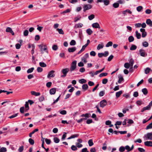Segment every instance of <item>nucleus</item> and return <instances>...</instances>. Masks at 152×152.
Instances as JSON below:
<instances>
[{"label":"nucleus","instance_id":"0e129e2a","mask_svg":"<svg viewBox=\"0 0 152 152\" xmlns=\"http://www.w3.org/2000/svg\"><path fill=\"white\" fill-rule=\"evenodd\" d=\"M45 141L46 143L48 145L50 144V143L51 141L49 139L46 138L45 139Z\"/></svg>","mask_w":152,"mask_h":152},{"label":"nucleus","instance_id":"b1692460","mask_svg":"<svg viewBox=\"0 0 152 152\" xmlns=\"http://www.w3.org/2000/svg\"><path fill=\"white\" fill-rule=\"evenodd\" d=\"M136 36L138 39H140L141 37V34L137 31H136Z\"/></svg>","mask_w":152,"mask_h":152},{"label":"nucleus","instance_id":"f8f14e48","mask_svg":"<svg viewBox=\"0 0 152 152\" xmlns=\"http://www.w3.org/2000/svg\"><path fill=\"white\" fill-rule=\"evenodd\" d=\"M6 31L7 32L11 33L12 35H14V33L12 30V29L10 27H7L6 29Z\"/></svg>","mask_w":152,"mask_h":152},{"label":"nucleus","instance_id":"5fc2aeb1","mask_svg":"<svg viewBox=\"0 0 152 152\" xmlns=\"http://www.w3.org/2000/svg\"><path fill=\"white\" fill-rule=\"evenodd\" d=\"M151 70L150 68L148 67L145 70V73L146 74H148Z\"/></svg>","mask_w":152,"mask_h":152},{"label":"nucleus","instance_id":"cd10ccee","mask_svg":"<svg viewBox=\"0 0 152 152\" xmlns=\"http://www.w3.org/2000/svg\"><path fill=\"white\" fill-rule=\"evenodd\" d=\"M25 107L26 108V111L28 110L29 109L28 106V102H26L25 104Z\"/></svg>","mask_w":152,"mask_h":152},{"label":"nucleus","instance_id":"a878e982","mask_svg":"<svg viewBox=\"0 0 152 152\" xmlns=\"http://www.w3.org/2000/svg\"><path fill=\"white\" fill-rule=\"evenodd\" d=\"M81 18V17L80 16L75 17L74 18V22H76L78 20H80Z\"/></svg>","mask_w":152,"mask_h":152},{"label":"nucleus","instance_id":"3c124183","mask_svg":"<svg viewBox=\"0 0 152 152\" xmlns=\"http://www.w3.org/2000/svg\"><path fill=\"white\" fill-rule=\"evenodd\" d=\"M119 6V4L118 3H115L113 4V6L115 8H117Z\"/></svg>","mask_w":152,"mask_h":152},{"label":"nucleus","instance_id":"1a4fd4ad","mask_svg":"<svg viewBox=\"0 0 152 152\" xmlns=\"http://www.w3.org/2000/svg\"><path fill=\"white\" fill-rule=\"evenodd\" d=\"M107 104L106 100L104 99L100 102V106L101 107H103Z\"/></svg>","mask_w":152,"mask_h":152},{"label":"nucleus","instance_id":"412c9836","mask_svg":"<svg viewBox=\"0 0 152 152\" xmlns=\"http://www.w3.org/2000/svg\"><path fill=\"white\" fill-rule=\"evenodd\" d=\"M102 2H103L105 5L107 6L109 4L110 1L109 0H103Z\"/></svg>","mask_w":152,"mask_h":152},{"label":"nucleus","instance_id":"9d476101","mask_svg":"<svg viewBox=\"0 0 152 152\" xmlns=\"http://www.w3.org/2000/svg\"><path fill=\"white\" fill-rule=\"evenodd\" d=\"M140 31L142 32V37H145L147 35V33L145 31V29L143 28H141L140 29Z\"/></svg>","mask_w":152,"mask_h":152},{"label":"nucleus","instance_id":"4be33fe9","mask_svg":"<svg viewBox=\"0 0 152 152\" xmlns=\"http://www.w3.org/2000/svg\"><path fill=\"white\" fill-rule=\"evenodd\" d=\"M142 92L145 95H147L148 93L147 90L145 88H144L142 89Z\"/></svg>","mask_w":152,"mask_h":152},{"label":"nucleus","instance_id":"72a5a7b5","mask_svg":"<svg viewBox=\"0 0 152 152\" xmlns=\"http://www.w3.org/2000/svg\"><path fill=\"white\" fill-rule=\"evenodd\" d=\"M71 149L73 151H75L77 150V148L76 145H72L71 147Z\"/></svg>","mask_w":152,"mask_h":152},{"label":"nucleus","instance_id":"393cba45","mask_svg":"<svg viewBox=\"0 0 152 152\" xmlns=\"http://www.w3.org/2000/svg\"><path fill=\"white\" fill-rule=\"evenodd\" d=\"M88 143L89 146L90 147L94 145V143L93 142V140L92 139L89 140L88 141Z\"/></svg>","mask_w":152,"mask_h":152},{"label":"nucleus","instance_id":"c9c22d12","mask_svg":"<svg viewBox=\"0 0 152 152\" xmlns=\"http://www.w3.org/2000/svg\"><path fill=\"white\" fill-rule=\"evenodd\" d=\"M95 18V15L94 14H91L88 17V18L90 20H91L94 18Z\"/></svg>","mask_w":152,"mask_h":152},{"label":"nucleus","instance_id":"0eeeda50","mask_svg":"<svg viewBox=\"0 0 152 152\" xmlns=\"http://www.w3.org/2000/svg\"><path fill=\"white\" fill-rule=\"evenodd\" d=\"M55 71L54 70H51L50 71L47 76V77L48 78H50L51 77H54L55 75L54 74L55 72Z\"/></svg>","mask_w":152,"mask_h":152},{"label":"nucleus","instance_id":"473e14b6","mask_svg":"<svg viewBox=\"0 0 152 152\" xmlns=\"http://www.w3.org/2000/svg\"><path fill=\"white\" fill-rule=\"evenodd\" d=\"M130 66V64L129 63H125L124 64V66L126 69H128L129 67Z\"/></svg>","mask_w":152,"mask_h":152},{"label":"nucleus","instance_id":"c03bdc74","mask_svg":"<svg viewBox=\"0 0 152 152\" xmlns=\"http://www.w3.org/2000/svg\"><path fill=\"white\" fill-rule=\"evenodd\" d=\"M34 68L33 67H32L31 68L28 69L27 71V72L28 73H31L33 72Z\"/></svg>","mask_w":152,"mask_h":152},{"label":"nucleus","instance_id":"338daca9","mask_svg":"<svg viewBox=\"0 0 152 152\" xmlns=\"http://www.w3.org/2000/svg\"><path fill=\"white\" fill-rule=\"evenodd\" d=\"M60 113L62 115H65L66 113V111L65 110H63L60 112Z\"/></svg>","mask_w":152,"mask_h":152},{"label":"nucleus","instance_id":"58836bf2","mask_svg":"<svg viewBox=\"0 0 152 152\" xmlns=\"http://www.w3.org/2000/svg\"><path fill=\"white\" fill-rule=\"evenodd\" d=\"M76 44L75 41L74 40H72L70 43V45L72 46L75 45Z\"/></svg>","mask_w":152,"mask_h":152},{"label":"nucleus","instance_id":"2eb2a0df","mask_svg":"<svg viewBox=\"0 0 152 152\" xmlns=\"http://www.w3.org/2000/svg\"><path fill=\"white\" fill-rule=\"evenodd\" d=\"M56 90L55 88H53L50 90V93L51 95L54 94L56 92Z\"/></svg>","mask_w":152,"mask_h":152},{"label":"nucleus","instance_id":"a19ab883","mask_svg":"<svg viewBox=\"0 0 152 152\" xmlns=\"http://www.w3.org/2000/svg\"><path fill=\"white\" fill-rule=\"evenodd\" d=\"M76 145L77 148L78 147V148H81L83 146V145L82 144L77 142L76 143Z\"/></svg>","mask_w":152,"mask_h":152},{"label":"nucleus","instance_id":"680f3d73","mask_svg":"<svg viewBox=\"0 0 152 152\" xmlns=\"http://www.w3.org/2000/svg\"><path fill=\"white\" fill-rule=\"evenodd\" d=\"M21 45V44H20L19 43H17L16 44L15 47L17 49H19L20 48V47Z\"/></svg>","mask_w":152,"mask_h":152},{"label":"nucleus","instance_id":"e2e57ef3","mask_svg":"<svg viewBox=\"0 0 152 152\" xmlns=\"http://www.w3.org/2000/svg\"><path fill=\"white\" fill-rule=\"evenodd\" d=\"M108 82V80L106 78L103 79L102 80V83L103 84H106Z\"/></svg>","mask_w":152,"mask_h":152},{"label":"nucleus","instance_id":"e433bc0d","mask_svg":"<svg viewBox=\"0 0 152 152\" xmlns=\"http://www.w3.org/2000/svg\"><path fill=\"white\" fill-rule=\"evenodd\" d=\"M113 44V42H112L110 41L108 42L106 45V47H108L110 46H111Z\"/></svg>","mask_w":152,"mask_h":152},{"label":"nucleus","instance_id":"5701e85b","mask_svg":"<svg viewBox=\"0 0 152 152\" xmlns=\"http://www.w3.org/2000/svg\"><path fill=\"white\" fill-rule=\"evenodd\" d=\"M122 91H120L118 92H117L116 93V96L117 98L119 97L121 94H122Z\"/></svg>","mask_w":152,"mask_h":152},{"label":"nucleus","instance_id":"de8ad7c7","mask_svg":"<svg viewBox=\"0 0 152 152\" xmlns=\"http://www.w3.org/2000/svg\"><path fill=\"white\" fill-rule=\"evenodd\" d=\"M28 141L29 143L31 145H33L34 144V141L31 138L29 139Z\"/></svg>","mask_w":152,"mask_h":152},{"label":"nucleus","instance_id":"774afa93","mask_svg":"<svg viewBox=\"0 0 152 152\" xmlns=\"http://www.w3.org/2000/svg\"><path fill=\"white\" fill-rule=\"evenodd\" d=\"M51 84L52 83L51 82H48L46 83V86L47 87L50 88Z\"/></svg>","mask_w":152,"mask_h":152},{"label":"nucleus","instance_id":"a18cd8bd","mask_svg":"<svg viewBox=\"0 0 152 152\" xmlns=\"http://www.w3.org/2000/svg\"><path fill=\"white\" fill-rule=\"evenodd\" d=\"M39 64V65L42 67H45L46 66V64L44 62H40Z\"/></svg>","mask_w":152,"mask_h":152},{"label":"nucleus","instance_id":"f03ea898","mask_svg":"<svg viewBox=\"0 0 152 152\" xmlns=\"http://www.w3.org/2000/svg\"><path fill=\"white\" fill-rule=\"evenodd\" d=\"M143 137L146 140H152V132L147 133L144 135Z\"/></svg>","mask_w":152,"mask_h":152},{"label":"nucleus","instance_id":"6ab92c4d","mask_svg":"<svg viewBox=\"0 0 152 152\" xmlns=\"http://www.w3.org/2000/svg\"><path fill=\"white\" fill-rule=\"evenodd\" d=\"M130 64V69H132L133 67V64L134 63V60L132 58H131L129 61Z\"/></svg>","mask_w":152,"mask_h":152},{"label":"nucleus","instance_id":"6e6d98bb","mask_svg":"<svg viewBox=\"0 0 152 152\" xmlns=\"http://www.w3.org/2000/svg\"><path fill=\"white\" fill-rule=\"evenodd\" d=\"M28 34V31L27 30H25L23 32V35L25 36H27Z\"/></svg>","mask_w":152,"mask_h":152},{"label":"nucleus","instance_id":"6e6552de","mask_svg":"<svg viewBox=\"0 0 152 152\" xmlns=\"http://www.w3.org/2000/svg\"><path fill=\"white\" fill-rule=\"evenodd\" d=\"M140 55L142 57H145L147 55L145 50L143 49H140L139 50Z\"/></svg>","mask_w":152,"mask_h":152},{"label":"nucleus","instance_id":"423d86ee","mask_svg":"<svg viewBox=\"0 0 152 152\" xmlns=\"http://www.w3.org/2000/svg\"><path fill=\"white\" fill-rule=\"evenodd\" d=\"M69 71V69L68 68H66L64 69H63L62 70L61 72L63 73V75H62L61 77H64L66 75L67 73Z\"/></svg>","mask_w":152,"mask_h":152},{"label":"nucleus","instance_id":"dca6fc26","mask_svg":"<svg viewBox=\"0 0 152 152\" xmlns=\"http://www.w3.org/2000/svg\"><path fill=\"white\" fill-rule=\"evenodd\" d=\"M83 24L81 23H78L76 24L74 27L75 28H81L83 26Z\"/></svg>","mask_w":152,"mask_h":152},{"label":"nucleus","instance_id":"4468645a","mask_svg":"<svg viewBox=\"0 0 152 152\" xmlns=\"http://www.w3.org/2000/svg\"><path fill=\"white\" fill-rule=\"evenodd\" d=\"M146 24L150 27H152V21L150 19H148L146 21Z\"/></svg>","mask_w":152,"mask_h":152},{"label":"nucleus","instance_id":"79ce46f5","mask_svg":"<svg viewBox=\"0 0 152 152\" xmlns=\"http://www.w3.org/2000/svg\"><path fill=\"white\" fill-rule=\"evenodd\" d=\"M142 8L143 7L142 6H139L137 7V10L138 12H140L142 10Z\"/></svg>","mask_w":152,"mask_h":152},{"label":"nucleus","instance_id":"bb28decb","mask_svg":"<svg viewBox=\"0 0 152 152\" xmlns=\"http://www.w3.org/2000/svg\"><path fill=\"white\" fill-rule=\"evenodd\" d=\"M86 32L89 35H91L93 33V31L91 29L88 28L87 29Z\"/></svg>","mask_w":152,"mask_h":152},{"label":"nucleus","instance_id":"4c0bfd02","mask_svg":"<svg viewBox=\"0 0 152 152\" xmlns=\"http://www.w3.org/2000/svg\"><path fill=\"white\" fill-rule=\"evenodd\" d=\"M54 141L56 143H58L60 141V140L57 137H55L53 138Z\"/></svg>","mask_w":152,"mask_h":152},{"label":"nucleus","instance_id":"49530a36","mask_svg":"<svg viewBox=\"0 0 152 152\" xmlns=\"http://www.w3.org/2000/svg\"><path fill=\"white\" fill-rule=\"evenodd\" d=\"M86 119V118H81L79 120H76V121H77V122L80 123L82 122L83 121L85 120Z\"/></svg>","mask_w":152,"mask_h":152},{"label":"nucleus","instance_id":"8fccbe9b","mask_svg":"<svg viewBox=\"0 0 152 152\" xmlns=\"http://www.w3.org/2000/svg\"><path fill=\"white\" fill-rule=\"evenodd\" d=\"M71 11V10L69 9H67L66 10L63 12L61 13L63 14H64L65 13H66L68 12H70Z\"/></svg>","mask_w":152,"mask_h":152},{"label":"nucleus","instance_id":"f704fd0d","mask_svg":"<svg viewBox=\"0 0 152 152\" xmlns=\"http://www.w3.org/2000/svg\"><path fill=\"white\" fill-rule=\"evenodd\" d=\"M7 151V149L6 148L1 147L0 150V152H6Z\"/></svg>","mask_w":152,"mask_h":152},{"label":"nucleus","instance_id":"a211bd4d","mask_svg":"<svg viewBox=\"0 0 152 152\" xmlns=\"http://www.w3.org/2000/svg\"><path fill=\"white\" fill-rule=\"evenodd\" d=\"M76 49L75 47H73L72 48H69L68 49V51L70 53L74 52Z\"/></svg>","mask_w":152,"mask_h":152},{"label":"nucleus","instance_id":"ea45409f","mask_svg":"<svg viewBox=\"0 0 152 152\" xmlns=\"http://www.w3.org/2000/svg\"><path fill=\"white\" fill-rule=\"evenodd\" d=\"M88 87V86L87 84H83L82 86V88L84 90H87Z\"/></svg>","mask_w":152,"mask_h":152},{"label":"nucleus","instance_id":"7ed1b4c3","mask_svg":"<svg viewBox=\"0 0 152 152\" xmlns=\"http://www.w3.org/2000/svg\"><path fill=\"white\" fill-rule=\"evenodd\" d=\"M76 64L77 61H74L72 62L70 68L71 72H72L75 70L76 67Z\"/></svg>","mask_w":152,"mask_h":152},{"label":"nucleus","instance_id":"7c9ffc66","mask_svg":"<svg viewBox=\"0 0 152 152\" xmlns=\"http://www.w3.org/2000/svg\"><path fill=\"white\" fill-rule=\"evenodd\" d=\"M104 47L103 44L102 43L101 44H99L98 45L97 49V50H99L100 49Z\"/></svg>","mask_w":152,"mask_h":152},{"label":"nucleus","instance_id":"f3484780","mask_svg":"<svg viewBox=\"0 0 152 152\" xmlns=\"http://www.w3.org/2000/svg\"><path fill=\"white\" fill-rule=\"evenodd\" d=\"M31 93L33 95H34L35 96H39L40 95V94L39 92H36L34 91H32L31 92Z\"/></svg>","mask_w":152,"mask_h":152},{"label":"nucleus","instance_id":"aec40b11","mask_svg":"<svg viewBox=\"0 0 152 152\" xmlns=\"http://www.w3.org/2000/svg\"><path fill=\"white\" fill-rule=\"evenodd\" d=\"M118 78L119 79L118 81V83H120L123 81L124 79L123 76L121 75L118 76Z\"/></svg>","mask_w":152,"mask_h":152},{"label":"nucleus","instance_id":"052dcab7","mask_svg":"<svg viewBox=\"0 0 152 152\" xmlns=\"http://www.w3.org/2000/svg\"><path fill=\"white\" fill-rule=\"evenodd\" d=\"M18 115V113H15L11 116H9L8 118H14Z\"/></svg>","mask_w":152,"mask_h":152},{"label":"nucleus","instance_id":"20e7f679","mask_svg":"<svg viewBox=\"0 0 152 152\" xmlns=\"http://www.w3.org/2000/svg\"><path fill=\"white\" fill-rule=\"evenodd\" d=\"M152 106V101L149 103V105L146 107H144L142 108L141 110V112H143L145 110H149L150 109Z\"/></svg>","mask_w":152,"mask_h":152},{"label":"nucleus","instance_id":"f257e3e1","mask_svg":"<svg viewBox=\"0 0 152 152\" xmlns=\"http://www.w3.org/2000/svg\"><path fill=\"white\" fill-rule=\"evenodd\" d=\"M39 48L40 49V51L42 53H44V51H45L47 53H48V51L47 50L48 48L46 45L41 44L38 45Z\"/></svg>","mask_w":152,"mask_h":152},{"label":"nucleus","instance_id":"9b49d317","mask_svg":"<svg viewBox=\"0 0 152 152\" xmlns=\"http://www.w3.org/2000/svg\"><path fill=\"white\" fill-rule=\"evenodd\" d=\"M145 145L148 147H152V141H146L144 142Z\"/></svg>","mask_w":152,"mask_h":152},{"label":"nucleus","instance_id":"69168bd1","mask_svg":"<svg viewBox=\"0 0 152 152\" xmlns=\"http://www.w3.org/2000/svg\"><path fill=\"white\" fill-rule=\"evenodd\" d=\"M52 49L53 50H56L58 49V46L56 45H54L52 46Z\"/></svg>","mask_w":152,"mask_h":152},{"label":"nucleus","instance_id":"4d7b16f0","mask_svg":"<svg viewBox=\"0 0 152 152\" xmlns=\"http://www.w3.org/2000/svg\"><path fill=\"white\" fill-rule=\"evenodd\" d=\"M107 75V73L106 72L102 73L99 75V77H102L103 76H106Z\"/></svg>","mask_w":152,"mask_h":152},{"label":"nucleus","instance_id":"13d9d810","mask_svg":"<svg viewBox=\"0 0 152 152\" xmlns=\"http://www.w3.org/2000/svg\"><path fill=\"white\" fill-rule=\"evenodd\" d=\"M142 45L145 47H147L148 46V43L147 42H144L142 43Z\"/></svg>","mask_w":152,"mask_h":152},{"label":"nucleus","instance_id":"bf43d9fd","mask_svg":"<svg viewBox=\"0 0 152 152\" xmlns=\"http://www.w3.org/2000/svg\"><path fill=\"white\" fill-rule=\"evenodd\" d=\"M86 48L84 47L83 45V46L82 48L81 49L78 53V54H79L81 53Z\"/></svg>","mask_w":152,"mask_h":152},{"label":"nucleus","instance_id":"2f4dec72","mask_svg":"<svg viewBox=\"0 0 152 152\" xmlns=\"http://www.w3.org/2000/svg\"><path fill=\"white\" fill-rule=\"evenodd\" d=\"M79 82L81 84L85 83L86 82V80L84 79H82L79 80Z\"/></svg>","mask_w":152,"mask_h":152},{"label":"nucleus","instance_id":"c85d7f7f","mask_svg":"<svg viewBox=\"0 0 152 152\" xmlns=\"http://www.w3.org/2000/svg\"><path fill=\"white\" fill-rule=\"evenodd\" d=\"M137 48V46L134 45H132L130 48V50H135Z\"/></svg>","mask_w":152,"mask_h":152},{"label":"nucleus","instance_id":"39448f33","mask_svg":"<svg viewBox=\"0 0 152 152\" xmlns=\"http://www.w3.org/2000/svg\"><path fill=\"white\" fill-rule=\"evenodd\" d=\"M92 7V6L91 4H85L83 7V11L84 12H85L87 10L91 9Z\"/></svg>","mask_w":152,"mask_h":152},{"label":"nucleus","instance_id":"603ef678","mask_svg":"<svg viewBox=\"0 0 152 152\" xmlns=\"http://www.w3.org/2000/svg\"><path fill=\"white\" fill-rule=\"evenodd\" d=\"M125 149L127 150L128 152L131 151L130 147L129 145H126L125 147Z\"/></svg>","mask_w":152,"mask_h":152},{"label":"nucleus","instance_id":"c756f323","mask_svg":"<svg viewBox=\"0 0 152 152\" xmlns=\"http://www.w3.org/2000/svg\"><path fill=\"white\" fill-rule=\"evenodd\" d=\"M134 39L133 36H129L128 38L129 41V42H132L134 41Z\"/></svg>","mask_w":152,"mask_h":152},{"label":"nucleus","instance_id":"37998d69","mask_svg":"<svg viewBox=\"0 0 152 152\" xmlns=\"http://www.w3.org/2000/svg\"><path fill=\"white\" fill-rule=\"evenodd\" d=\"M57 30L58 31L59 33L60 34H64V32L63 30L62 29L57 28Z\"/></svg>","mask_w":152,"mask_h":152},{"label":"nucleus","instance_id":"09e8293b","mask_svg":"<svg viewBox=\"0 0 152 152\" xmlns=\"http://www.w3.org/2000/svg\"><path fill=\"white\" fill-rule=\"evenodd\" d=\"M125 150V148L123 146H121L119 148V151L121 152H123Z\"/></svg>","mask_w":152,"mask_h":152},{"label":"nucleus","instance_id":"864d4df0","mask_svg":"<svg viewBox=\"0 0 152 152\" xmlns=\"http://www.w3.org/2000/svg\"><path fill=\"white\" fill-rule=\"evenodd\" d=\"M152 128V122L148 125L146 128V129H151Z\"/></svg>","mask_w":152,"mask_h":152},{"label":"nucleus","instance_id":"ddd939ff","mask_svg":"<svg viewBox=\"0 0 152 152\" xmlns=\"http://www.w3.org/2000/svg\"><path fill=\"white\" fill-rule=\"evenodd\" d=\"M92 26L94 28H100V26L99 24L97 23H95L92 24Z\"/></svg>","mask_w":152,"mask_h":152}]
</instances>
